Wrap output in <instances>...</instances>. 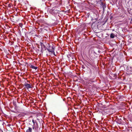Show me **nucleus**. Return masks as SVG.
<instances>
[{"mask_svg":"<svg viewBox=\"0 0 132 132\" xmlns=\"http://www.w3.org/2000/svg\"><path fill=\"white\" fill-rule=\"evenodd\" d=\"M58 42H59V40H58Z\"/></svg>","mask_w":132,"mask_h":132,"instance_id":"f8f14e48","label":"nucleus"},{"mask_svg":"<svg viewBox=\"0 0 132 132\" xmlns=\"http://www.w3.org/2000/svg\"><path fill=\"white\" fill-rule=\"evenodd\" d=\"M53 10H53V11H54V10H55V9H54L55 8H53Z\"/></svg>","mask_w":132,"mask_h":132,"instance_id":"9d476101","label":"nucleus"},{"mask_svg":"<svg viewBox=\"0 0 132 132\" xmlns=\"http://www.w3.org/2000/svg\"><path fill=\"white\" fill-rule=\"evenodd\" d=\"M110 37L111 38H113L114 37V35L113 33L111 34Z\"/></svg>","mask_w":132,"mask_h":132,"instance_id":"39448f33","label":"nucleus"},{"mask_svg":"<svg viewBox=\"0 0 132 132\" xmlns=\"http://www.w3.org/2000/svg\"><path fill=\"white\" fill-rule=\"evenodd\" d=\"M47 50L50 52L53 53L54 52V49L53 48L52 46H50L47 49Z\"/></svg>","mask_w":132,"mask_h":132,"instance_id":"f257e3e1","label":"nucleus"},{"mask_svg":"<svg viewBox=\"0 0 132 132\" xmlns=\"http://www.w3.org/2000/svg\"><path fill=\"white\" fill-rule=\"evenodd\" d=\"M37 124H33V128L34 129V128H35L36 125L37 126Z\"/></svg>","mask_w":132,"mask_h":132,"instance_id":"423d86ee","label":"nucleus"},{"mask_svg":"<svg viewBox=\"0 0 132 132\" xmlns=\"http://www.w3.org/2000/svg\"><path fill=\"white\" fill-rule=\"evenodd\" d=\"M0 132H3V130L0 128Z\"/></svg>","mask_w":132,"mask_h":132,"instance_id":"0eeeda50","label":"nucleus"},{"mask_svg":"<svg viewBox=\"0 0 132 132\" xmlns=\"http://www.w3.org/2000/svg\"><path fill=\"white\" fill-rule=\"evenodd\" d=\"M32 121H33V122L35 124L34 122V120H32Z\"/></svg>","mask_w":132,"mask_h":132,"instance_id":"9b49d317","label":"nucleus"},{"mask_svg":"<svg viewBox=\"0 0 132 132\" xmlns=\"http://www.w3.org/2000/svg\"><path fill=\"white\" fill-rule=\"evenodd\" d=\"M24 85L26 87V88L27 89L31 88V86L30 84L28 83H25L24 84Z\"/></svg>","mask_w":132,"mask_h":132,"instance_id":"f03ea898","label":"nucleus"},{"mask_svg":"<svg viewBox=\"0 0 132 132\" xmlns=\"http://www.w3.org/2000/svg\"><path fill=\"white\" fill-rule=\"evenodd\" d=\"M1 127H2V128H4V126L3 125V124H2V126H1Z\"/></svg>","mask_w":132,"mask_h":132,"instance_id":"6e6552de","label":"nucleus"},{"mask_svg":"<svg viewBox=\"0 0 132 132\" xmlns=\"http://www.w3.org/2000/svg\"><path fill=\"white\" fill-rule=\"evenodd\" d=\"M32 129L29 127V129L27 130L26 132H32Z\"/></svg>","mask_w":132,"mask_h":132,"instance_id":"7ed1b4c3","label":"nucleus"},{"mask_svg":"<svg viewBox=\"0 0 132 132\" xmlns=\"http://www.w3.org/2000/svg\"><path fill=\"white\" fill-rule=\"evenodd\" d=\"M30 67L31 68L35 69V70H36L37 69V67H35L32 65H31L30 66Z\"/></svg>","mask_w":132,"mask_h":132,"instance_id":"20e7f679","label":"nucleus"},{"mask_svg":"<svg viewBox=\"0 0 132 132\" xmlns=\"http://www.w3.org/2000/svg\"><path fill=\"white\" fill-rule=\"evenodd\" d=\"M10 125H11V124H7V126H10Z\"/></svg>","mask_w":132,"mask_h":132,"instance_id":"1a4fd4ad","label":"nucleus"}]
</instances>
